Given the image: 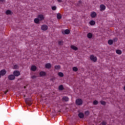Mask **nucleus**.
<instances>
[{
    "mask_svg": "<svg viewBox=\"0 0 125 125\" xmlns=\"http://www.w3.org/2000/svg\"><path fill=\"white\" fill-rule=\"evenodd\" d=\"M25 103L28 105V106H31V105H32V99H31V98L26 99Z\"/></svg>",
    "mask_w": 125,
    "mask_h": 125,
    "instance_id": "obj_1",
    "label": "nucleus"
},
{
    "mask_svg": "<svg viewBox=\"0 0 125 125\" xmlns=\"http://www.w3.org/2000/svg\"><path fill=\"white\" fill-rule=\"evenodd\" d=\"M76 103L77 105L81 106V105H83V100L81 99H78L76 101Z\"/></svg>",
    "mask_w": 125,
    "mask_h": 125,
    "instance_id": "obj_2",
    "label": "nucleus"
},
{
    "mask_svg": "<svg viewBox=\"0 0 125 125\" xmlns=\"http://www.w3.org/2000/svg\"><path fill=\"white\" fill-rule=\"evenodd\" d=\"M20 75V72L18 70H15L13 72V75L14 77H19V75Z\"/></svg>",
    "mask_w": 125,
    "mask_h": 125,
    "instance_id": "obj_3",
    "label": "nucleus"
},
{
    "mask_svg": "<svg viewBox=\"0 0 125 125\" xmlns=\"http://www.w3.org/2000/svg\"><path fill=\"white\" fill-rule=\"evenodd\" d=\"M8 79L10 81H14V80H15V77L13 74H11L8 76Z\"/></svg>",
    "mask_w": 125,
    "mask_h": 125,
    "instance_id": "obj_4",
    "label": "nucleus"
},
{
    "mask_svg": "<svg viewBox=\"0 0 125 125\" xmlns=\"http://www.w3.org/2000/svg\"><path fill=\"white\" fill-rule=\"evenodd\" d=\"M48 29V26H47V25H46L44 24L41 26V29L42 31H46Z\"/></svg>",
    "mask_w": 125,
    "mask_h": 125,
    "instance_id": "obj_5",
    "label": "nucleus"
},
{
    "mask_svg": "<svg viewBox=\"0 0 125 125\" xmlns=\"http://www.w3.org/2000/svg\"><path fill=\"white\" fill-rule=\"evenodd\" d=\"M62 35H69L70 34V30L66 29L62 31Z\"/></svg>",
    "mask_w": 125,
    "mask_h": 125,
    "instance_id": "obj_6",
    "label": "nucleus"
},
{
    "mask_svg": "<svg viewBox=\"0 0 125 125\" xmlns=\"http://www.w3.org/2000/svg\"><path fill=\"white\" fill-rule=\"evenodd\" d=\"M90 59L92 61H93V62H96V61H97V58L93 55H91Z\"/></svg>",
    "mask_w": 125,
    "mask_h": 125,
    "instance_id": "obj_7",
    "label": "nucleus"
},
{
    "mask_svg": "<svg viewBox=\"0 0 125 125\" xmlns=\"http://www.w3.org/2000/svg\"><path fill=\"white\" fill-rule=\"evenodd\" d=\"M106 9V6L104 4L100 5V11H104Z\"/></svg>",
    "mask_w": 125,
    "mask_h": 125,
    "instance_id": "obj_8",
    "label": "nucleus"
},
{
    "mask_svg": "<svg viewBox=\"0 0 125 125\" xmlns=\"http://www.w3.org/2000/svg\"><path fill=\"white\" fill-rule=\"evenodd\" d=\"M51 67L52 65L50 63H47L45 65V68H46V69H51Z\"/></svg>",
    "mask_w": 125,
    "mask_h": 125,
    "instance_id": "obj_9",
    "label": "nucleus"
},
{
    "mask_svg": "<svg viewBox=\"0 0 125 125\" xmlns=\"http://www.w3.org/2000/svg\"><path fill=\"white\" fill-rule=\"evenodd\" d=\"M38 19H39L40 21H42V20H44V18L42 15H39L38 16Z\"/></svg>",
    "mask_w": 125,
    "mask_h": 125,
    "instance_id": "obj_10",
    "label": "nucleus"
},
{
    "mask_svg": "<svg viewBox=\"0 0 125 125\" xmlns=\"http://www.w3.org/2000/svg\"><path fill=\"white\" fill-rule=\"evenodd\" d=\"M6 74V71L4 69H2L0 71V76H4Z\"/></svg>",
    "mask_w": 125,
    "mask_h": 125,
    "instance_id": "obj_11",
    "label": "nucleus"
},
{
    "mask_svg": "<svg viewBox=\"0 0 125 125\" xmlns=\"http://www.w3.org/2000/svg\"><path fill=\"white\" fill-rule=\"evenodd\" d=\"M78 117H79L80 119H83V118L84 117V115L83 114V113L80 112L78 114Z\"/></svg>",
    "mask_w": 125,
    "mask_h": 125,
    "instance_id": "obj_12",
    "label": "nucleus"
},
{
    "mask_svg": "<svg viewBox=\"0 0 125 125\" xmlns=\"http://www.w3.org/2000/svg\"><path fill=\"white\" fill-rule=\"evenodd\" d=\"M31 71H33V72H35L36 70H37V66L35 65H32L31 67Z\"/></svg>",
    "mask_w": 125,
    "mask_h": 125,
    "instance_id": "obj_13",
    "label": "nucleus"
},
{
    "mask_svg": "<svg viewBox=\"0 0 125 125\" xmlns=\"http://www.w3.org/2000/svg\"><path fill=\"white\" fill-rule=\"evenodd\" d=\"M97 15L96 13L95 12H93L91 14V17L92 18H95V17H96Z\"/></svg>",
    "mask_w": 125,
    "mask_h": 125,
    "instance_id": "obj_14",
    "label": "nucleus"
},
{
    "mask_svg": "<svg viewBox=\"0 0 125 125\" xmlns=\"http://www.w3.org/2000/svg\"><path fill=\"white\" fill-rule=\"evenodd\" d=\"M34 22L36 23V24H39L40 23V20L39 18H36L34 19Z\"/></svg>",
    "mask_w": 125,
    "mask_h": 125,
    "instance_id": "obj_15",
    "label": "nucleus"
},
{
    "mask_svg": "<svg viewBox=\"0 0 125 125\" xmlns=\"http://www.w3.org/2000/svg\"><path fill=\"white\" fill-rule=\"evenodd\" d=\"M92 33H89L87 34V37L88 39H91L92 38Z\"/></svg>",
    "mask_w": 125,
    "mask_h": 125,
    "instance_id": "obj_16",
    "label": "nucleus"
},
{
    "mask_svg": "<svg viewBox=\"0 0 125 125\" xmlns=\"http://www.w3.org/2000/svg\"><path fill=\"white\" fill-rule=\"evenodd\" d=\"M59 90H64V86H63V85H61L59 86Z\"/></svg>",
    "mask_w": 125,
    "mask_h": 125,
    "instance_id": "obj_17",
    "label": "nucleus"
},
{
    "mask_svg": "<svg viewBox=\"0 0 125 125\" xmlns=\"http://www.w3.org/2000/svg\"><path fill=\"white\" fill-rule=\"evenodd\" d=\"M114 43V42H113V40H109L108 41V44H110V45H112Z\"/></svg>",
    "mask_w": 125,
    "mask_h": 125,
    "instance_id": "obj_18",
    "label": "nucleus"
},
{
    "mask_svg": "<svg viewBox=\"0 0 125 125\" xmlns=\"http://www.w3.org/2000/svg\"><path fill=\"white\" fill-rule=\"evenodd\" d=\"M57 17L58 19H61V18H62V16H61V14L58 13L57 14Z\"/></svg>",
    "mask_w": 125,
    "mask_h": 125,
    "instance_id": "obj_19",
    "label": "nucleus"
},
{
    "mask_svg": "<svg viewBox=\"0 0 125 125\" xmlns=\"http://www.w3.org/2000/svg\"><path fill=\"white\" fill-rule=\"evenodd\" d=\"M63 100H64V101H69V98L67 97H63L62 98Z\"/></svg>",
    "mask_w": 125,
    "mask_h": 125,
    "instance_id": "obj_20",
    "label": "nucleus"
},
{
    "mask_svg": "<svg viewBox=\"0 0 125 125\" xmlns=\"http://www.w3.org/2000/svg\"><path fill=\"white\" fill-rule=\"evenodd\" d=\"M90 25L93 26V25H95V21H90Z\"/></svg>",
    "mask_w": 125,
    "mask_h": 125,
    "instance_id": "obj_21",
    "label": "nucleus"
},
{
    "mask_svg": "<svg viewBox=\"0 0 125 125\" xmlns=\"http://www.w3.org/2000/svg\"><path fill=\"white\" fill-rule=\"evenodd\" d=\"M71 48H72V49H73V50H77L78 49V47L74 45H71Z\"/></svg>",
    "mask_w": 125,
    "mask_h": 125,
    "instance_id": "obj_22",
    "label": "nucleus"
},
{
    "mask_svg": "<svg viewBox=\"0 0 125 125\" xmlns=\"http://www.w3.org/2000/svg\"><path fill=\"white\" fill-rule=\"evenodd\" d=\"M116 53H117V54H122V51L121 50H116Z\"/></svg>",
    "mask_w": 125,
    "mask_h": 125,
    "instance_id": "obj_23",
    "label": "nucleus"
},
{
    "mask_svg": "<svg viewBox=\"0 0 125 125\" xmlns=\"http://www.w3.org/2000/svg\"><path fill=\"white\" fill-rule=\"evenodd\" d=\"M6 14L7 15H9L10 14H11V11L8 10L6 11Z\"/></svg>",
    "mask_w": 125,
    "mask_h": 125,
    "instance_id": "obj_24",
    "label": "nucleus"
},
{
    "mask_svg": "<svg viewBox=\"0 0 125 125\" xmlns=\"http://www.w3.org/2000/svg\"><path fill=\"white\" fill-rule=\"evenodd\" d=\"M54 67L56 70H59L60 69V68H61L60 65H55Z\"/></svg>",
    "mask_w": 125,
    "mask_h": 125,
    "instance_id": "obj_25",
    "label": "nucleus"
},
{
    "mask_svg": "<svg viewBox=\"0 0 125 125\" xmlns=\"http://www.w3.org/2000/svg\"><path fill=\"white\" fill-rule=\"evenodd\" d=\"M58 76H59V77H61V78H62V77H64V74L62 72H59L58 73Z\"/></svg>",
    "mask_w": 125,
    "mask_h": 125,
    "instance_id": "obj_26",
    "label": "nucleus"
},
{
    "mask_svg": "<svg viewBox=\"0 0 125 125\" xmlns=\"http://www.w3.org/2000/svg\"><path fill=\"white\" fill-rule=\"evenodd\" d=\"M40 76H45V72L42 71L40 73Z\"/></svg>",
    "mask_w": 125,
    "mask_h": 125,
    "instance_id": "obj_27",
    "label": "nucleus"
},
{
    "mask_svg": "<svg viewBox=\"0 0 125 125\" xmlns=\"http://www.w3.org/2000/svg\"><path fill=\"white\" fill-rule=\"evenodd\" d=\"M73 71H74V72L78 71V68L77 67H73Z\"/></svg>",
    "mask_w": 125,
    "mask_h": 125,
    "instance_id": "obj_28",
    "label": "nucleus"
},
{
    "mask_svg": "<svg viewBox=\"0 0 125 125\" xmlns=\"http://www.w3.org/2000/svg\"><path fill=\"white\" fill-rule=\"evenodd\" d=\"M19 68V66H18V65L16 64L14 66V69H17Z\"/></svg>",
    "mask_w": 125,
    "mask_h": 125,
    "instance_id": "obj_29",
    "label": "nucleus"
},
{
    "mask_svg": "<svg viewBox=\"0 0 125 125\" xmlns=\"http://www.w3.org/2000/svg\"><path fill=\"white\" fill-rule=\"evenodd\" d=\"M57 7L56 6H52V10H56L57 9Z\"/></svg>",
    "mask_w": 125,
    "mask_h": 125,
    "instance_id": "obj_30",
    "label": "nucleus"
},
{
    "mask_svg": "<svg viewBox=\"0 0 125 125\" xmlns=\"http://www.w3.org/2000/svg\"><path fill=\"white\" fill-rule=\"evenodd\" d=\"M93 103L94 105H97V104H98V101L95 100L93 102Z\"/></svg>",
    "mask_w": 125,
    "mask_h": 125,
    "instance_id": "obj_31",
    "label": "nucleus"
},
{
    "mask_svg": "<svg viewBox=\"0 0 125 125\" xmlns=\"http://www.w3.org/2000/svg\"><path fill=\"white\" fill-rule=\"evenodd\" d=\"M63 41H59V45H63Z\"/></svg>",
    "mask_w": 125,
    "mask_h": 125,
    "instance_id": "obj_32",
    "label": "nucleus"
},
{
    "mask_svg": "<svg viewBox=\"0 0 125 125\" xmlns=\"http://www.w3.org/2000/svg\"><path fill=\"white\" fill-rule=\"evenodd\" d=\"M85 115H86V116H88V115H89V111H85Z\"/></svg>",
    "mask_w": 125,
    "mask_h": 125,
    "instance_id": "obj_33",
    "label": "nucleus"
},
{
    "mask_svg": "<svg viewBox=\"0 0 125 125\" xmlns=\"http://www.w3.org/2000/svg\"><path fill=\"white\" fill-rule=\"evenodd\" d=\"M101 104H102V105H105L106 102H105L104 101H101Z\"/></svg>",
    "mask_w": 125,
    "mask_h": 125,
    "instance_id": "obj_34",
    "label": "nucleus"
},
{
    "mask_svg": "<svg viewBox=\"0 0 125 125\" xmlns=\"http://www.w3.org/2000/svg\"><path fill=\"white\" fill-rule=\"evenodd\" d=\"M102 125H107V123L106 122H103L102 123Z\"/></svg>",
    "mask_w": 125,
    "mask_h": 125,
    "instance_id": "obj_35",
    "label": "nucleus"
},
{
    "mask_svg": "<svg viewBox=\"0 0 125 125\" xmlns=\"http://www.w3.org/2000/svg\"><path fill=\"white\" fill-rule=\"evenodd\" d=\"M36 78H37V76H33L31 77V78L33 79V80L34 79H36Z\"/></svg>",
    "mask_w": 125,
    "mask_h": 125,
    "instance_id": "obj_36",
    "label": "nucleus"
},
{
    "mask_svg": "<svg viewBox=\"0 0 125 125\" xmlns=\"http://www.w3.org/2000/svg\"><path fill=\"white\" fill-rule=\"evenodd\" d=\"M8 91V90H7L6 91H4V94H6Z\"/></svg>",
    "mask_w": 125,
    "mask_h": 125,
    "instance_id": "obj_37",
    "label": "nucleus"
},
{
    "mask_svg": "<svg viewBox=\"0 0 125 125\" xmlns=\"http://www.w3.org/2000/svg\"><path fill=\"white\" fill-rule=\"evenodd\" d=\"M58 2H62V0H57Z\"/></svg>",
    "mask_w": 125,
    "mask_h": 125,
    "instance_id": "obj_38",
    "label": "nucleus"
},
{
    "mask_svg": "<svg viewBox=\"0 0 125 125\" xmlns=\"http://www.w3.org/2000/svg\"><path fill=\"white\" fill-rule=\"evenodd\" d=\"M1 2H4V0H0Z\"/></svg>",
    "mask_w": 125,
    "mask_h": 125,
    "instance_id": "obj_39",
    "label": "nucleus"
},
{
    "mask_svg": "<svg viewBox=\"0 0 125 125\" xmlns=\"http://www.w3.org/2000/svg\"><path fill=\"white\" fill-rule=\"evenodd\" d=\"M79 3H82V1H79Z\"/></svg>",
    "mask_w": 125,
    "mask_h": 125,
    "instance_id": "obj_40",
    "label": "nucleus"
},
{
    "mask_svg": "<svg viewBox=\"0 0 125 125\" xmlns=\"http://www.w3.org/2000/svg\"><path fill=\"white\" fill-rule=\"evenodd\" d=\"M124 90H125V86H124Z\"/></svg>",
    "mask_w": 125,
    "mask_h": 125,
    "instance_id": "obj_41",
    "label": "nucleus"
},
{
    "mask_svg": "<svg viewBox=\"0 0 125 125\" xmlns=\"http://www.w3.org/2000/svg\"><path fill=\"white\" fill-rule=\"evenodd\" d=\"M24 97H26V96H25V95H24Z\"/></svg>",
    "mask_w": 125,
    "mask_h": 125,
    "instance_id": "obj_42",
    "label": "nucleus"
}]
</instances>
